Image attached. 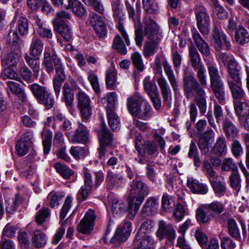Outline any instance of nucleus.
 <instances>
[{
    "label": "nucleus",
    "instance_id": "f257e3e1",
    "mask_svg": "<svg viewBox=\"0 0 249 249\" xmlns=\"http://www.w3.org/2000/svg\"><path fill=\"white\" fill-rule=\"evenodd\" d=\"M128 200L129 201V217L133 218L137 214L144 197L149 192L148 186L142 181L133 180L130 183Z\"/></svg>",
    "mask_w": 249,
    "mask_h": 249
},
{
    "label": "nucleus",
    "instance_id": "f03ea898",
    "mask_svg": "<svg viewBox=\"0 0 249 249\" xmlns=\"http://www.w3.org/2000/svg\"><path fill=\"white\" fill-rule=\"evenodd\" d=\"M53 63L56 71V75L53 78H56L60 81H65L66 76L60 59L54 54L53 49L45 48L42 64L49 74L53 72Z\"/></svg>",
    "mask_w": 249,
    "mask_h": 249
},
{
    "label": "nucleus",
    "instance_id": "7ed1b4c3",
    "mask_svg": "<svg viewBox=\"0 0 249 249\" xmlns=\"http://www.w3.org/2000/svg\"><path fill=\"white\" fill-rule=\"evenodd\" d=\"M189 57L191 66L196 73V76L202 86L207 84L205 67L201 61L200 54L194 45L189 48Z\"/></svg>",
    "mask_w": 249,
    "mask_h": 249
},
{
    "label": "nucleus",
    "instance_id": "20e7f679",
    "mask_svg": "<svg viewBox=\"0 0 249 249\" xmlns=\"http://www.w3.org/2000/svg\"><path fill=\"white\" fill-rule=\"evenodd\" d=\"M199 81H197L193 74L185 73L183 77V88L187 98L193 95L194 93L197 95H205V92Z\"/></svg>",
    "mask_w": 249,
    "mask_h": 249
},
{
    "label": "nucleus",
    "instance_id": "39448f33",
    "mask_svg": "<svg viewBox=\"0 0 249 249\" xmlns=\"http://www.w3.org/2000/svg\"><path fill=\"white\" fill-rule=\"evenodd\" d=\"M196 26L203 35H207L210 32V17L206 8L201 4H197L194 8Z\"/></svg>",
    "mask_w": 249,
    "mask_h": 249
},
{
    "label": "nucleus",
    "instance_id": "423d86ee",
    "mask_svg": "<svg viewBox=\"0 0 249 249\" xmlns=\"http://www.w3.org/2000/svg\"><path fill=\"white\" fill-rule=\"evenodd\" d=\"M29 87L38 102L44 105L47 108L53 107L54 101L47 88L37 84H33Z\"/></svg>",
    "mask_w": 249,
    "mask_h": 249
},
{
    "label": "nucleus",
    "instance_id": "0eeeda50",
    "mask_svg": "<svg viewBox=\"0 0 249 249\" xmlns=\"http://www.w3.org/2000/svg\"><path fill=\"white\" fill-rule=\"evenodd\" d=\"M229 76L227 82L234 99H240L244 96V91L241 88V82L237 70L229 69Z\"/></svg>",
    "mask_w": 249,
    "mask_h": 249
},
{
    "label": "nucleus",
    "instance_id": "6e6552de",
    "mask_svg": "<svg viewBox=\"0 0 249 249\" xmlns=\"http://www.w3.org/2000/svg\"><path fill=\"white\" fill-rule=\"evenodd\" d=\"M100 146L98 149V158L105 162L106 160L108 157L106 146L110 144L112 141L111 133L107 128L105 124H101V128L98 132Z\"/></svg>",
    "mask_w": 249,
    "mask_h": 249
},
{
    "label": "nucleus",
    "instance_id": "1a4fd4ad",
    "mask_svg": "<svg viewBox=\"0 0 249 249\" xmlns=\"http://www.w3.org/2000/svg\"><path fill=\"white\" fill-rule=\"evenodd\" d=\"M211 43L217 51L222 49L228 50L231 46L226 35L223 32H220L217 27L213 29Z\"/></svg>",
    "mask_w": 249,
    "mask_h": 249
},
{
    "label": "nucleus",
    "instance_id": "9d476101",
    "mask_svg": "<svg viewBox=\"0 0 249 249\" xmlns=\"http://www.w3.org/2000/svg\"><path fill=\"white\" fill-rule=\"evenodd\" d=\"M144 35L150 40H160L162 36L159 28L154 20L146 18L144 20Z\"/></svg>",
    "mask_w": 249,
    "mask_h": 249
},
{
    "label": "nucleus",
    "instance_id": "9b49d317",
    "mask_svg": "<svg viewBox=\"0 0 249 249\" xmlns=\"http://www.w3.org/2000/svg\"><path fill=\"white\" fill-rule=\"evenodd\" d=\"M157 236L160 240L166 238L169 241H173L176 238V231L173 225L167 224L163 220L159 221Z\"/></svg>",
    "mask_w": 249,
    "mask_h": 249
},
{
    "label": "nucleus",
    "instance_id": "f8f14e48",
    "mask_svg": "<svg viewBox=\"0 0 249 249\" xmlns=\"http://www.w3.org/2000/svg\"><path fill=\"white\" fill-rule=\"evenodd\" d=\"M95 219V216L94 211L92 210H89L78 225L77 231L83 234H89L93 229Z\"/></svg>",
    "mask_w": 249,
    "mask_h": 249
},
{
    "label": "nucleus",
    "instance_id": "ddd939ff",
    "mask_svg": "<svg viewBox=\"0 0 249 249\" xmlns=\"http://www.w3.org/2000/svg\"><path fill=\"white\" fill-rule=\"evenodd\" d=\"M67 136L70 142L72 143H85L88 140L89 132L86 127L79 122L74 134L69 133Z\"/></svg>",
    "mask_w": 249,
    "mask_h": 249
},
{
    "label": "nucleus",
    "instance_id": "4468645a",
    "mask_svg": "<svg viewBox=\"0 0 249 249\" xmlns=\"http://www.w3.org/2000/svg\"><path fill=\"white\" fill-rule=\"evenodd\" d=\"M131 232V223L129 221L121 225L116 230L110 241L112 243H123L126 241Z\"/></svg>",
    "mask_w": 249,
    "mask_h": 249
},
{
    "label": "nucleus",
    "instance_id": "2eb2a0df",
    "mask_svg": "<svg viewBox=\"0 0 249 249\" xmlns=\"http://www.w3.org/2000/svg\"><path fill=\"white\" fill-rule=\"evenodd\" d=\"M84 185L82 186L77 194L80 200H85L89 196L93 185L92 177L88 169L84 168Z\"/></svg>",
    "mask_w": 249,
    "mask_h": 249
},
{
    "label": "nucleus",
    "instance_id": "dca6fc26",
    "mask_svg": "<svg viewBox=\"0 0 249 249\" xmlns=\"http://www.w3.org/2000/svg\"><path fill=\"white\" fill-rule=\"evenodd\" d=\"M89 17L90 23L97 36L100 37H105L107 34V29L102 18L95 13H91Z\"/></svg>",
    "mask_w": 249,
    "mask_h": 249
},
{
    "label": "nucleus",
    "instance_id": "f3484780",
    "mask_svg": "<svg viewBox=\"0 0 249 249\" xmlns=\"http://www.w3.org/2000/svg\"><path fill=\"white\" fill-rule=\"evenodd\" d=\"M210 77L211 85L223 82L221 78L216 64L213 59L205 60Z\"/></svg>",
    "mask_w": 249,
    "mask_h": 249
},
{
    "label": "nucleus",
    "instance_id": "a211bd4d",
    "mask_svg": "<svg viewBox=\"0 0 249 249\" xmlns=\"http://www.w3.org/2000/svg\"><path fill=\"white\" fill-rule=\"evenodd\" d=\"M106 181L110 188L122 187L125 183L124 176L122 174H115L110 169L107 171Z\"/></svg>",
    "mask_w": 249,
    "mask_h": 249
},
{
    "label": "nucleus",
    "instance_id": "6ab92c4d",
    "mask_svg": "<svg viewBox=\"0 0 249 249\" xmlns=\"http://www.w3.org/2000/svg\"><path fill=\"white\" fill-rule=\"evenodd\" d=\"M158 84L160 88L163 102L167 105H170L172 101V91L166 80L162 76L157 79Z\"/></svg>",
    "mask_w": 249,
    "mask_h": 249
},
{
    "label": "nucleus",
    "instance_id": "aec40b11",
    "mask_svg": "<svg viewBox=\"0 0 249 249\" xmlns=\"http://www.w3.org/2000/svg\"><path fill=\"white\" fill-rule=\"evenodd\" d=\"M192 36L196 46L200 53L205 56L210 55L211 51L208 44L202 38L196 29L192 31Z\"/></svg>",
    "mask_w": 249,
    "mask_h": 249
},
{
    "label": "nucleus",
    "instance_id": "412c9836",
    "mask_svg": "<svg viewBox=\"0 0 249 249\" xmlns=\"http://www.w3.org/2000/svg\"><path fill=\"white\" fill-rule=\"evenodd\" d=\"M187 186L194 194H205L208 191V187L206 184L200 183L198 180L192 178H188Z\"/></svg>",
    "mask_w": 249,
    "mask_h": 249
},
{
    "label": "nucleus",
    "instance_id": "4be33fe9",
    "mask_svg": "<svg viewBox=\"0 0 249 249\" xmlns=\"http://www.w3.org/2000/svg\"><path fill=\"white\" fill-rule=\"evenodd\" d=\"M213 190L218 196H223L226 191V184L223 177L216 176L210 180Z\"/></svg>",
    "mask_w": 249,
    "mask_h": 249
},
{
    "label": "nucleus",
    "instance_id": "5701e85b",
    "mask_svg": "<svg viewBox=\"0 0 249 249\" xmlns=\"http://www.w3.org/2000/svg\"><path fill=\"white\" fill-rule=\"evenodd\" d=\"M222 128L226 137L229 139H233L239 136L238 128L227 118L224 119L223 121Z\"/></svg>",
    "mask_w": 249,
    "mask_h": 249
},
{
    "label": "nucleus",
    "instance_id": "b1692460",
    "mask_svg": "<svg viewBox=\"0 0 249 249\" xmlns=\"http://www.w3.org/2000/svg\"><path fill=\"white\" fill-rule=\"evenodd\" d=\"M144 101L143 98L138 93L128 97L127 100V107L129 112L131 114L136 112V110L140 107Z\"/></svg>",
    "mask_w": 249,
    "mask_h": 249
},
{
    "label": "nucleus",
    "instance_id": "393cba45",
    "mask_svg": "<svg viewBox=\"0 0 249 249\" xmlns=\"http://www.w3.org/2000/svg\"><path fill=\"white\" fill-rule=\"evenodd\" d=\"M128 201L129 202L128 200ZM111 210L114 215H120L127 211L128 212V216L129 218L131 219L129 217V203L127 205L122 199L118 198H114L112 202Z\"/></svg>",
    "mask_w": 249,
    "mask_h": 249
},
{
    "label": "nucleus",
    "instance_id": "a878e982",
    "mask_svg": "<svg viewBox=\"0 0 249 249\" xmlns=\"http://www.w3.org/2000/svg\"><path fill=\"white\" fill-rule=\"evenodd\" d=\"M163 67L173 90L175 92L177 91L178 89V84L171 65L167 61H164L163 63Z\"/></svg>",
    "mask_w": 249,
    "mask_h": 249
},
{
    "label": "nucleus",
    "instance_id": "bb28decb",
    "mask_svg": "<svg viewBox=\"0 0 249 249\" xmlns=\"http://www.w3.org/2000/svg\"><path fill=\"white\" fill-rule=\"evenodd\" d=\"M143 104V105L137 109L136 112L133 113L132 115L139 119L147 120L152 116V108L146 101Z\"/></svg>",
    "mask_w": 249,
    "mask_h": 249
},
{
    "label": "nucleus",
    "instance_id": "cd10ccee",
    "mask_svg": "<svg viewBox=\"0 0 249 249\" xmlns=\"http://www.w3.org/2000/svg\"><path fill=\"white\" fill-rule=\"evenodd\" d=\"M227 151V147L225 139L223 136L218 137L214 144L212 151L214 154L222 156L226 154Z\"/></svg>",
    "mask_w": 249,
    "mask_h": 249
},
{
    "label": "nucleus",
    "instance_id": "c85d7f7f",
    "mask_svg": "<svg viewBox=\"0 0 249 249\" xmlns=\"http://www.w3.org/2000/svg\"><path fill=\"white\" fill-rule=\"evenodd\" d=\"M234 38L236 42L241 45L249 42V33L242 26H239L235 31Z\"/></svg>",
    "mask_w": 249,
    "mask_h": 249
},
{
    "label": "nucleus",
    "instance_id": "c756f323",
    "mask_svg": "<svg viewBox=\"0 0 249 249\" xmlns=\"http://www.w3.org/2000/svg\"><path fill=\"white\" fill-rule=\"evenodd\" d=\"M62 100L67 107H71L74 101V94L68 83H65L63 87Z\"/></svg>",
    "mask_w": 249,
    "mask_h": 249
},
{
    "label": "nucleus",
    "instance_id": "7c9ffc66",
    "mask_svg": "<svg viewBox=\"0 0 249 249\" xmlns=\"http://www.w3.org/2000/svg\"><path fill=\"white\" fill-rule=\"evenodd\" d=\"M107 114L110 127L113 131H117L120 127V120L113 109L107 107Z\"/></svg>",
    "mask_w": 249,
    "mask_h": 249
},
{
    "label": "nucleus",
    "instance_id": "2f4dec72",
    "mask_svg": "<svg viewBox=\"0 0 249 249\" xmlns=\"http://www.w3.org/2000/svg\"><path fill=\"white\" fill-rule=\"evenodd\" d=\"M24 59L27 64L32 70L34 73V76L37 79L39 76L40 71V62L38 58H34L26 54Z\"/></svg>",
    "mask_w": 249,
    "mask_h": 249
},
{
    "label": "nucleus",
    "instance_id": "473e14b6",
    "mask_svg": "<svg viewBox=\"0 0 249 249\" xmlns=\"http://www.w3.org/2000/svg\"><path fill=\"white\" fill-rule=\"evenodd\" d=\"M53 133L47 129H44L41 133L44 153L48 154L51 149Z\"/></svg>",
    "mask_w": 249,
    "mask_h": 249
},
{
    "label": "nucleus",
    "instance_id": "72a5a7b5",
    "mask_svg": "<svg viewBox=\"0 0 249 249\" xmlns=\"http://www.w3.org/2000/svg\"><path fill=\"white\" fill-rule=\"evenodd\" d=\"M234 110L239 122H242L244 116L249 112V106L245 102H236L234 103Z\"/></svg>",
    "mask_w": 249,
    "mask_h": 249
},
{
    "label": "nucleus",
    "instance_id": "f704fd0d",
    "mask_svg": "<svg viewBox=\"0 0 249 249\" xmlns=\"http://www.w3.org/2000/svg\"><path fill=\"white\" fill-rule=\"evenodd\" d=\"M56 26H54V30L57 32L64 39L67 41H69L72 38V33L71 28L67 23H63L62 24H58V22H56Z\"/></svg>",
    "mask_w": 249,
    "mask_h": 249
},
{
    "label": "nucleus",
    "instance_id": "c9c22d12",
    "mask_svg": "<svg viewBox=\"0 0 249 249\" xmlns=\"http://www.w3.org/2000/svg\"><path fill=\"white\" fill-rule=\"evenodd\" d=\"M160 40L146 41L143 46V54L145 57L153 55L156 52Z\"/></svg>",
    "mask_w": 249,
    "mask_h": 249
},
{
    "label": "nucleus",
    "instance_id": "e433bc0d",
    "mask_svg": "<svg viewBox=\"0 0 249 249\" xmlns=\"http://www.w3.org/2000/svg\"><path fill=\"white\" fill-rule=\"evenodd\" d=\"M113 16L119 21L125 18L120 0H111Z\"/></svg>",
    "mask_w": 249,
    "mask_h": 249
},
{
    "label": "nucleus",
    "instance_id": "4c0bfd02",
    "mask_svg": "<svg viewBox=\"0 0 249 249\" xmlns=\"http://www.w3.org/2000/svg\"><path fill=\"white\" fill-rule=\"evenodd\" d=\"M33 245L36 248L44 247L47 243V238L45 234L40 230L35 231L32 237Z\"/></svg>",
    "mask_w": 249,
    "mask_h": 249
},
{
    "label": "nucleus",
    "instance_id": "58836bf2",
    "mask_svg": "<svg viewBox=\"0 0 249 249\" xmlns=\"http://www.w3.org/2000/svg\"><path fill=\"white\" fill-rule=\"evenodd\" d=\"M214 215L207 213L202 208H198L196 211V219L200 224H207L210 222Z\"/></svg>",
    "mask_w": 249,
    "mask_h": 249
},
{
    "label": "nucleus",
    "instance_id": "ea45409f",
    "mask_svg": "<svg viewBox=\"0 0 249 249\" xmlns=\"http://www.w3.org/2000/svg\"><path fill=\"white\" fill-rule=\"evenodd\" d=\"M178 198L180 200V202H178L175 207L173 215L176 219L178 221L181 220L185 213V203L182 197L178 196Z\"/></svg>",
    "mask_w": 249,
    "mask_h": 249
},
{
    "label": "nucleus",
    "instance_id": "a19ab883",
    "mask_svg": "<svg viewBox=\"0 0 249 249\" xmlns=\"http://www.w3.org/2000/svg\"><path fill=\"white\" fill-rule=\"evenodd\" d=\"M43 48L44 45L41 40L34 38L30 48V54L34 56H38L42 52Z\"/></svg>",
    "mask_w": 249,
    "mask_h": 249
},
{
    "label": "nucleus",
    "instance_id": "79ce46f5",
    "mask_svg": "<svg viewBox=\"0 0 249 249\" xmlns=\"http://www.w3.org/2000/svg\"><path fill=\"white\" fill-rule=\"evenodd\" d=\"M230 186L235 191L236 195L241 189V178L238 171L231 172L229 177Z\"/></svg>",
    "mask_w": 249,
    "mask_h": 249
},
{
    "label": "nucleus",
    "instance_id": "37998d69",
    "mask_svg": "<svg viewBox=\"0 0 249 249\" xmlns=\"http://www.w3.org/2000/svg\"><path fill=\"white\" fill-rule=\"evenodd\" d=\"M215 97L220 103L224 102L225 99V91L224 83H220L211 85Z\"/></svg>",
    "mask_w": 249,
    "mask_h": 249
},
{
    "label": "nucleus",
    "instance_id": "c03bdc74",
    "mask_svg": "<svg viewBox=\"0 0 249 249\" xmlns=\"http://www.w3.org/2000/svg\"><path fill=\"white\" fill-rule=\"evenodd\" d=\"M228 228L229 233L231 236L237 240L240 239V231L234 219L230 218L228 219Z\"/></svg>",
    "mask_w": 249,
    "mask_h": 249
},
{
    "label": "nucleus",
    "instance_id": "a18cd8bd",
    "mask_svg": "<svg viewBox=\"0 0 249 249\" xmlns=\"http://www.w3.org/2000/svg\"><path fill=\"white\" fill-rule=\"evenodd\" d=\"M143 85L145 92L150 96H155L159 93L157 87L155 82L150 80L149 77H146L143 81Z\"/></svg>",
    "mask_w": 249,
    "mask_h": 249
},
{
    "label": "nucleus",
    "instance_id": "49530a36",
    "mask_svg": "<svg viewBox=\"0 0 249 249\" xmlns=\"http://www.w3.org/2000/svg\"><path fill=\"white\" fill-rule=\"evenodd\" d=\"M221 170L224 171H231L232 172L238 171L236 164L233 159L230 158L223 159L221 162Z\"/></svg>",
    "mask_w": 249,
    "mask_h": 249
},
{
    "label": "nucleus",
    "instance_id": "de8ad7c7",
    "mask_svg": "<svg viewBox=\"0 0 249 249\" xmlns=\"http://www.w3.org/2000/svg\"><path fill=\"white\" fill-rule=\"evenodd\" d=\"M57 172L65 179H69L73 175V171L67 166L57 162L54 164Z\"/></svg>",
    "mask_w": 249,
    "mask_h": 249
},
{
    "label": "nucleus",
    "instance_id": "09e8293b",
    "mask_svg": "<svg viewBox=\"0 0 249 249\" xmlns=\"http://www.w3.org/2000/svg\"><path fill=\"white\" fill-rule=\"evenodd\" d=\"M20 55L18 53H11L7 57L1 60V64L3 66L13 67L17 65Z\"/></svg>",
    "mask_w": 249,
    "mask_h": 249
},
{
    "label": "nucleus",
    "instance_id": "8fccbe9b",
    "mask_svg": "<svg viewBox=\"0 0 249 249\" xmlns=\"http://www.w3.org/2000/svg\"><path fill=\"white\" fill-rule=\"evenodd\" d=\"M154 248V240L149 235L142 236L138 246L134 249H153Z\"/></svg>",
    "mask_w": 249,
    "mask_h": 249
},
{
    "label": "nucleus",
    "instance_id": "3c124183",
    "mask_svg": "<svg viewBox=\"0 0 249 249\" xmlns=\"http://www.w3.org/2000/svg\"><path fill=\"white\" fill-rule=\"evenodd\" d=\"M63 197V195L60 192L49 193L47 196V200L49 202L50 206L51 208L57 207Z\"/></svg>",
    "mask_w": 249,
    "mask_h": 249
},
{
    "label": "nucleus",
    "instance_id": "603ef678",
    "mask_svg": "<svg viewBox=\"0 0 249 249\" xmlns=\"http://www.w3.org/2000/svg\"><path fill=\"white\" fill-rule=\"evenodd\" d=\"M213 12L218 18L220 19L226 18L228 15L227 11L224 7L220 5L217 0H214L213 2Z\"/></svg>",
    "mask_w": 249,
    "mask_h": 249
},
{
    "label": "nucleus",
    "instance_id": "864d4df0",
    "mask_svg": "<svg viewBox=\"0 0 249 249\" xmlns=\"http://www.w3.org/2000/svg\"><path fill=\"white\" fill-rule=\"evenodd\" d=\"M112 46L113 48L117 50L120 53L122 54H126L127 49L125 45L119 35L115 36L113 41Z\"/></svg>",
    "mask_w": 249,
    "mask_h": 249
},
{
    "label": "nucleus",
    "instance_id": "5fc2aeb1",
    "mask_svg": "<svg viewBox=\"0 0 249 249\" xmlns=\"http://www.w3.org/2000/svg\"><path fill=\"white\" fill-rule=\"evenodd\" d=\"M131 58L135 67L139 71H142L144 65L141 54L138 52H134L131 54Z\"/></svg>",
    "mask_w": 249,
    "mask_h": 249
},
{
    "label": "nucleus",
    "instance_id": "6e6d98bb",
    "mask_svg": "<svg viewBox=\"0 0 249 249\" xmlns=\"http://www.w3.org/2000/svg\"><path fill=\"white\" fill-rule=\"evenodd\" d=\"M19 74L21 77L26 81L30 83L34 81V73L25 65L21 67L19 71Z\"/></svg>",
    "mask_w": 249,
    "mask_h": 249
},
{
    "label": "nucleus",
    "instance_id": "4d7b16f0",
    "mask_svg": "<svg viewBox=\"0 0 249 249\" xmlns=\"http://www.w3.org/2000/svg\"><path fill=\"white\" fill-rule=\"evenodd\" d=\"M142 4L145 11L153 14L158 10V5L155 0H142Z\"/></svg>",
    "mask_w": 249,
    "mask_h": 249
},
{
    "label": "nucleus",
    "instance_id": "13d9d810",
    "mask_svg": "<svg viewBox=\"0 0 249 249\" xmlns=\"http://www.w3.org/2000/svg\"><path fill=\"white\" fill-rule=\"evenodd\" d=\"M116 80V71L115 70L111 68L109 69L106 72V84L108 89H111L113 87Z\"/></svg>",
    "mask_w": 249,
    "mask_h": 249
},
{
    "label": "nucleus",
    "instance_id": "bf43d9fd",
    "mask_svg": "<svg viewBox=\"0 0 249 249\" xmlns=\"http://www.w3.org/2000/svg\"><path fill=\"white\" fill-rule=\"evenodd\" d=\"M36 22L38 26L37 32L39 35L43 37L51 38L53 36L51 30L44 27L41 20L39 19H37Z\"/></svg>",
    "mask_w": 249,
    "mask_h": 249
},
{
    "label": "nucleus",
    "instance_id": "052dcab7",
    "mask_svg": "<svg viewBox=\"0 0 249 249\" xmlns=\"http://www.w3.org/2000/svg\"><path fill=\"white\" fill-rule=\"evenodd\" d=\"M71 8H72L73 13L78 16L82 17L86 13L84 5L75 0H72Z\"/></svg>",
    "mask_w": 249,
    "mask_h": 249
},
{
    "label": "nucleus",
    "instance_id": "680f3d73",
    "mask_svg": "<svg viewBox=\"0 0 249 249\" xmlns=\"http://www.w3.org/2000/svg\"><path fill=\"white\" fill-rule=\"evenodd\" d=\"M159 202L158 198L156 197H149L142 208V212H150L153 208H155L159 205Z\"/></svg>",
    "mask_w": 249,
    "mask_h": 249
},
{
    "label": "nucleus",
    "instance_id": "e2e57ef3",
    "mask_svg": "<svg viewBox=\"0 0 249 249\" xmlns=\"http://www.w3.org/2000/svg\"><path fill=\"white\" fill-rule=\"evenodd\" d=\"M78 106L79 108L90 106V99L85 92L79 91L77 94Z\"/></svg>",
    "mask_w": 249,
    "mask_h": 249
},
{
    "label": "nucleus",
    "instance_id": "0e129e2a",
    "mask_svg": "<svg viewBox=\"0 0 249 249\" xmlns=\"http://www.w3.org/2000/svg\"><path fill=\"white\" fill-rule=\"evenodd\" d=\"M29 144L26 142L18 140L16 145V151L19 156H23L26 155L28 151Z\"/></svg>",
    "mask_w": 249,
    "mask_h": 249
},
{
    "label": "nucleus",
    "instance_id": "69168bd1",
    "mask_svg": "<svg viewBox=\"0 0 249 249\" xmlns=\"http://www.w3.org/2000/svg\"><path fill=\"white\" fill-rule=\"evenodd\" d=\"M71 154L75 159H80L86 156V151L84 147L72 146L70 150Z\"/></svg>",
    "mask_w": 249,
    "mask_h": 249
},
{
    "label": "nucleus",
    "instance_id": "338daca9",
    "mask_svg": "<svg viewBox=\"0 0 249 249\" xmlns=\"http://www.w3.org/2000/svg\"><path fill=\"white\" fill-rule=\"evenodd\" d=\"M205 95H197L195 97V101L199 108L200 113L204 115L206 111L207 103L204 97Z\"/></svg>",
    "mask_w": 249,
    "mask_h": 249
},
{
    "label": "nucleus",
    "instance_id": "774afa93",
    "mask_svg": "<svg viewBox=\"0 0 249 249\" xmlns=\"http://www.w3.org/2000/svg\"><path fill=\"white\" fill-rule=\"evenodd\" d=\"M7 85L13 93L21 97L24 96V92L20 87V85L18 83L12 81H8L7 82Z\"/></svg>",
    "mask_w": 249,
    "mask_h": 249
}]
</instances>
